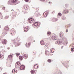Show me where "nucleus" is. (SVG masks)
<instances>
[{
  "label": "nucleus",
  "instance_id": "obj_10",
  "mask_svg": "<svg viewBox=\"0 0 74 74\" xmlns=\"http://www.w3.org/2000/svg\"><path fill=\"white\" fill-rule=\"evenodd\" d=\"M2 44H6L7 42V41L6 40H2Z\"/></svg>",
  "mask_w": 74,
  "mask_h": 74
},
{
  "label": "nucleus",
  "instance_id": "obj_19",
  "mask_svg": "<svg viewBox=\"0 0 74 74\" xmlns=\"http://www.w3.org/2000/svg\"><path fill=\"white\" fill-rule=\"evenodd\" d=\"M3 52H4V51L2 50L1 51V54H0V58H1L2 57V56H3V55L1 54V53H3Z\"/></svg>",
  "mask_w": 74,
  "mask_h": 74
},
{
  "label": "nucleus",
  "instance_id": "obj_34",
  "mask_svg": "<svg viewBox=\"0 0 74 74\" xmlns=\"http://www.w3.org/2000/svg\"><path fill=\"white\" fill-rule=\"evenodd\" d=\"M36 16H40V14H39V13H37L36 14Z\"/></svg>",
  "mask_w": 74,
  "mask_h": 74
},
{
  "label": "nucleus",
  "instance_id": "obj_38",
  "mask_svg": "<svg viewBox=\"0 0 74 74\" xmlns=\"http://www.w3.org/2000/svg\"><path fill=\"white\" fill-rule=\"evenodd\" d=\"M41 1H45V0H40Z\"/></svg>",
  "mask_w": 74,
  "mask_h": 74
},
{
  "label": "nucleus",
  "instance_id": "obj_36",
  "mask_svg": "<svg viewBox=\"0 0 74 74\" xmlns=\"http://www.w3.org/2000/svg\"><path fill=\"white\" fill-rule=\"evenodd\" d=\"M25 1H26V2H28L29 1V0H25Z\"/></svg>",
  "mask_w": 74,
  "mask_h": 74
},
{
  "label": "nucleus",
  "instance_id": "obj_46",
  "mask_svg": "<svg viewBox=\"0 0 74 74\" xmlns=\"http://www.w3.org/2000/svg\"><path fill=\"white\" fill-rule=\"evenodd\" d=\"M33 42H35V41L34 40V41H33Z\"/></svg>",
  "mask_w": 74,
  "mask_h": 74
},
{
  "label": "nucleus",
  "instance_id": "obj_45",
  "mask_svg": "<svg viewBox=\"0 0 74 74\" xmlns=\"http://www.w3.org/2000/svg\"><path fill=\"white\" fill-rule=\"evenodd\" d=\"M53 13H55V12L54 11H53Z\"/></svg>",
  "mask_w": 74,
  "mask_h": 74
},
{
  "label": "nucleus",
  "instance_id": "obj_29",
  "mask_svg": "<svg viewBox=\"0 0 74 74\" xmlns=\"http://www.w3.org/2000/svg\"><path fill=\"white\" fill-rule=\"evenodd\" d=\"M51 34V32H48L47 33V34L48 35H50Z\"/></svg>",
  "mask_w": 74,
  "mask_h": 74
},
{
  "label": "nucleus",
  "instance_id": "obj_44",
  "mask_svg": "<svg viewBox=\"0 0 74 74\" xmlns=\"http://www.w3.org/2000/svg\"><path fill=\"white\" fill-rule=\"evenodd\" d=\"M50 3H51V2H49V4H50Z\"/></svg>",
  "mask_w": 74,
  "mask_h": 74
},
{
  "label": "nucleus",
  "instance_id": "obj_24",
  "mask_svg": "<svg viewBox=\"0 0 74 74\" xmlns=\"http://www.w3.org/2000/svg\"><path fill=\"white\" fill-rule=\"evenodd\" d=\"M31 71V74H35L36 73V71L33 70H32Z\"/></svg>",
  "mask_w": 74,
  "mask_h": 74
},
{
  "label": "nucleus",
  "instance_id": "obj_23",
  "mask_svg": "<svg viewBox=\"0 0 74 74\" xmlns=\"http://www.w3.org/2000/svg\"><path fill=\"white\" fill-rule=\"evenodd\" d=\"M19 59L21 60H22V59H23V57L21 56H19Z\"/></svg>",
  "mask_w": 74,
  "mask_h": 74
},
{
  "label": "nucleus",
  "instance_id": "obj_18",
  "mask_svg": "<svg viewBox=\"0 0 74 74\" xmlns=\"http://www.w3.org/2000/svg\"><path fill=\"white\" fill-rule=\"evenodd\" d=\"M6 34H7V32L4 31L2 34V35L4 36H5Z\"/></svg>",
  "mask_w": 74,
  "mask_h": 74
},
{
  "label": "nucleus",
  "instance_id": "obj_39",
  "mask_svg": "<svg viewBox=\"0 0 74 74\" xmlns=\"http://www.w3.org/2000/svg\"><path fill=\"white\" fill-rule=\"evenodd\" d=\"M5 7H3V10H5Z\"/></svg>",
  "mask_w": 74,
  "mask_h": 74
},
{
  "label": "nucleus",
  "instance_id": "obj_28",
  "mask_svg": "<svg viewBox=\"0 0 74 74\" xmlns=\"http://www.w3.org/2000/svg\"><path fill=\"white\" fill-rule=\"evenodd\" d=\"M0 16H1V19H3V15H2V14H1V13L0 12Z\"/></svg>",
  "mask_w": 74,
  "mask_h": 74
},
{
  "label": "nucleus",
  "instance_id": "obj_6",
  "mask_svg": "<svg viewBox=\"0 0 74 74\" xmlns=\"http://www.w3.org/2000/svg\"><path fill=\"white\" fill-rule=\"evenodd\" d=\"M45 54L46 55H53V54H51V52L47 51H46Z\"/></svg>",
  "mask_w": 74,
  "mask_h": 74
},
{
  "label": "nucleus",
  "instance_id": "obj_2",
  "mask_svg": "<svg viewBox=\"0 0 74 74\" xmlns=\"http://www.w3.org/2000/svg\"><path fill=\"white\" fill-rule=\"evenodd\" d=\"M18 1V0H9L8 1V4L12 3V4H16Z\"/></svg>",
  "mask_w": 74,
  "mask_h": 74
},
{
  "label": "nucleus",
  "instance_id": "obj_35",
  "mask_svg": "<svg viewBox=\"0 0 74 74\" xmlns=\"http://www.w3.org/2000/svg\"><path fill=\"white\" fill-rule=\"evenodd\" d=\"M58 15H59V16H62V14L60 13H58Z\"/></svg>",
  "mask_w": 74,
  "mask_h": 74
},
{
  "label": "nucleus",
  "instance_id": "obj_3",
  "mask_svg": "<svg viewBox=\"0 0 74 74\" xmlns=\"http://www.w3.org/2000/svg\"><path fill=\"white\" fill-rule=\"evenodd\" d=\"M10 34L12 36H14V34H15V33H16V32H15V30L14 29H12L11 30V32L10 33Z\"/></svg>",
  "mask_w": 74,
  "mask_h": 74
},
{
  "label": "nucleus",
  "instance_id": "obj_4",
  "mask_svg": "<svg viewBox=\"0 0 74 74\" xmlns=\"http://www.w3.org/2000/svg\"><path fill=\"white\" fill-rule=\"evenodd\" d=\"M28 21L29 23H33L34 22V19H32V18H29L28 19Z\"/></svg>",
  "mask_w": 74,
  "mask_h": 74
},
{
  "label": "nucleus",
  "instance_id": "obj_8",
  "mask_svg": "<svg viewBox=\"0 0 74 74\" xmlns=\"http://www.w3.org/2000/svg\"><path fill=\"white\" fill-rule=\"evenodd\" d=\"M29 27H26L24 28V30L25 32H27L28 30H29Z\"/></svg>",
  "mask_w": 74,
  "mask_h": 74
},
{
  "label": "nucleus",
  "instance_id": "obj_41",
  "mask_svg": "<svg viewBox=\"0 0 74 74\" xmlns=\"http://www.w3.org/2000/svg\"><path fill=\"white\" fill-rule=\"evenodd\" d=\"M12 11H14V10L12 9L11 10Z\"/></svg>",
  "mask_w": 74,
  "mask_h": 74
},
{
  "label": "nucleus",
  "instance_id": "obj_22",
  "mask_svg": "<svg viewBox=\"0 0 74 74\" xmlns=\"http://www.w3.org/2000/svg\"><path fill=\"white\" fill-rule=\"evenodd\" d=\"M29 7L28 6H27L26 5H25L24 6V8L26 10H27V9L29 8Z\"/></svg>",
  "mask_w": 74,
  "mask_h": 74
},
{
  "label": "nucleus",
  "instance_id": "obj_27",
  "mask_svg": "<svg viewBox=\"0 0 74 74\" xmlns=\"http://www.w3.org/2000/svg\"><path fill=\"white\" fill-rule=\"evenodd\" d=\"M17 64L18 66H20L21 65V63L19 62H17Z\"/></svg>",
  "mask_w": 74,
  "mask_h": 74
},
{
  "label": "nucleus",
  "instance_id": "obj_31",
  "mask_svg": "<svg viewBox=\"0 0 74 74\" xmlns=\"http://www.w3.org/2000/svg\"><path fill=\"white\" fill-rule=\"evenodd\" d=\"M47 61L49 63H51V59H48Z\"/></svg>",
  "mask_w": 74,
  "mask_h": 74
},
{
  "label": "nucleus",
  "instance_id": "obj_40",
  "mask_svg": "<svg viewBox=\"0 0 74 74\" xmlns=\"http://www.w3.org/2000/svg\"><path fill=\"white\" fill-rule=\"evenodd\" d=\"M66 32H68V29H66Z\"/></svg>",
  "mask_w": 74,
  "mask_h": 74
},
{
  "label": "nucleus",
  "instance_id": "obj_14",
  "mask_svg": "<svg viewBox=\"0 0 74 74\" xmlns=\"http://www.w3.org/2000/svg\"><path fill=\"white\" fill-rule=\"evenodd\" d=\"M51 38L53 39V40H57V37H56V36H53L51 37Z\"/></svg>",
  "mask_w": 74,
  "mask_h": 74
},
{
  "label": "nucleus",
  "instance_id": "obj_20",
  "mask_svg": "<svg viewBox=\"0 0 74 74\" xmlns=\"http://www.w3.org/2000/svg\"><path fill=\"white\" fill-rule=\"evenodd\" d=\"M8 57L9 58H10V62H12V59H11V58H12V55H11V54L9 55L8 56Z\"/></svg>",
  "mask_w": 74,
  "mask_h": 74
},
{
  "label": "nucleus",
  "instance_id": "obj_37",
  "mask_svg": "<svg viewBox=\"0 0 74 74\" xmlns=\"http://www.w3.org/2000/svg\"><path fill=\"white\" fill-rule=\"evenodd\" d=\"M34 54H36V52L35 51H34Z\"/></svg>",
  "mask_w": 74,
  "mask_h": 74
},
{
  "label": "nucleus",
  "instance_id": "obj_11",
  "mask_svg": "<svg viewBox=\"0 0 74 74\" xmlns=\"http://www.w3.org/2000/svg\"><path fill=\"white\" fill-rule=\"evenodd\" d=\"M30 44H31L30 42H29L28 44L26 43L25 45L26 47H29L30 46Z\"/></svg>",
  "mask_w": 74,
  "mask_h": 74
},
{
  "label": "nucleus",
  "instance_id": "obj_9",
  "mask_svg": "<svg viewBox=\"0 0 74 74\" xmlns=\"http://www.w3.org/2000/svg\"><path fill=\"white\" fill-rule=\"evenodd\" d=\"M69 11L68 9H65L64 11L63 12V14H67Z\"/></svg>",
  "mask_w": 74,
  "mask_h": 74
},
{
  "label": "nucleus",
  "instance_id": "obj_33",
  "mask_svg": "<svg viewBox=\"0 0 74 74\" xmlns=\"http://www.w3.org/2000/svg\"><path fill=\"white\" fill-rule=\"evenodd\" d=\"M5 18L6 19H8V18H9V16H5Z\"/></svg>",
  "mask_w": 74,
  "mask_h": 74
},
{
  "label": "nucleus",
  "instance_id": "obj_43",
  "mask_svg": "<svg viewBox=\"0 0 74 74\" xmlns=\"http://www.w3.org/2000/svg\"><path fill=\"white\" fill-rule=\"evenodd\" d=\"M8 49H10V48H8Z\"/></svg>",
  "mask_w": 74,
  "mask_h": 74
},
{
  "label": "nucleus",
  "instance_id": "obj_5",
  "mask_svg": "<svg viewBox=\"0 0 74 74\" xmlns=\"http://www.w3.org/2000/svg\"><path fill=\"white\" fill-rule=\"evenodd\" d=\"M25 69V65H22L20 67V69L21 70H23Z\"/></svg>",
  "mask_w": 74,
  "mask_h": 74
},
{
  "label": "nucleus",
  "instance_id": "obj_7",
  "mask_svg": "<svg viewBox=\"0 0 74 74\" xmlns=\"http://www.w3.org/2000/svg\"><path fill=\"white\" fill-rule=\"evenodd\" d=\"M34 25L36 27H39L40 25V23H38L36 22L34 23Z\"/></svg>",
  "mask_w": 74,
  "mask_h": 74
},
{
  "label": "nucleus",
  "instance_id": "obj_21",
  "mask_svg": "<svg viewBox=\"0 0 74 74\" xmlns=\"http://www.w3.org/2000/svg\"><path fill=\"white\" fill-rule=\"evenodd\" d=\"M43 15L44 17H47V14L46 12H45L43 13Z\"/></svg>",
  "mask_w": 74,
  "mask_h": 74
},
{
  "label": "nucleus",
  "instance_id": "obj_32",
  "mask_svg": "<svg viewBox=\"0 0 74 74\" xmlns=\"http://www.w3.org/2000/svg\"><path fill=\"white\" fill-rule=\"evenodd\" d=\"M20 55V54L19 53H16V56H19V55Z\"/></svg>",
  "mask_w": 74,
  "mask_h": 74
},
{
  "label": "nucleus",
  "instance_id": "obj_42",
  "mask_svg": "<svg viewBox=\"0 0 74 74\" xmlns=\"http://www.w3.org/2000/svg\"><path fill=\"white\" fill-rule=\"evenodd\" d=\"M3 74H7V73H5Z\"/></svg>",
  "mask_w": 74,
  "mask_h": 74
},
{
  "label": "nucleus",
  "instance_id": "obj_25",
  "mask_svg": "<svg viewBox=\"0 0 74 74\" xmlns=\"http://www.w3.org/2000/svg\"><path fill=\"white\" fill-rule=\"evenodd\" d=\"M60 37H63V33L62 32H60Z\"/></svg>",
  "mask_w": 74,
  "mask_h": 74
},
{
  "label": "nucleus",
  "instance_id": "obj_12",
  "mask_svg": "<svg viewBox=\"0 0 74 74\" xmlns=\"http://www.w3.org/2000/svg\"><path fill=\"white\" fill-rule=\"evenodd\" d=\"M12 73L14 74H16L17 73V70H16L13 69L12 71Z\"/></svg>",
  "mask_w": 74,
  "mask_h": 74
},
{
  "label": "nucleus",
  "instance_id": "obj_26",
  "mask_svg": "<svg viewBox=\"0 0 74 74\" xmlns=\"http://www.w3.org/2000/svg\"><path fill=\"white\" fill-rule=\"evenodd\" d=\"M57 42L58 43V44H60V43H62V42L60 40H58Z\"/></svg>",
  "mask_w": 74,
  "mask_h": 74
},
{
  "label": "nucleus",
  "instance_id": "obj_30",
  "mask_svg": "<svg viewBox=\"0 0 74 74\" xmlns=\"http://www.w3.org/2000/svg\"><path fill=\"white\" fill-rule=\"evenodd\" d=\"M71 51L72 52H73V51H74V48H72L71 49Z\"/></svg>",
  "mask_w": 74,
  "mask_h": 74
},
{
  "label": "nucleus",
  "instance_id": "obj_17",
  "mask_svg": "<svg viewBox=\"0 0 74 74\" xmlns=\"http://www.w3.org/2000/svg\"><path fill=\"white\" fill-rule=\"evenodd\" d=\"M23 58H24L25 59H27V58H28V55L25 54L23 56Z\"/></svg>",
  "mask_w": 74,
  "mask_h": 74
},
{
  "label": "nucleus",
  "instance_id": "obj_13",
  "mask_svg": "<svg viewBox=\"0 0 74 74\" xmlns=\"http://www.w3.org/2000/svg\"><path fill=\"white\" fill-rule=\"evenodd\" d=\"M34 69H38V65L37 64H35L34 66Z\"/></svg>",
  "mask_w": 74,
  "mask_h": 74
},
{
  "label": "nucleus",
  "instance_id": "obj_16",
  "mask_svg": "<svg viewBox=\"0 0 74 74\" xmlns=\"http://www.w3.org/2000/svg\"><path fill=\"white\" fill-rule=\"evenodd\" d=\"M51 54H52V53L54 52V51H55V49L53 48H52L51 49Z\"/></svg>",
  "mask_w": 74,
  "mask_h": 74
},
{
  "label": "nucleus",
  "instance_id": "obj_15",
  "mask_svg": "<svg viewBox=\"0 0 74 74\" xmlns=\"http://www.w3.org/2000/svg\"><path fill=\"white\" fill-rule=\"evenodd\" d=\"M40 44L42 45H45V43L44 42V41L43 40H42L40 41Z\"/></svg>",
  "mask_w": 74,
  "mask_h": 74
},
{
  "label": "nucleus",
  "instance_id": "obj_1",
  "mask_svg": "<svg viewBox=\"0 0 74 74\" xmlns=\"http://www.w3.org/2000/svg\"><path fill=\"white\" fill-rule=\"evenodd\" d=\"M19 40H20V38H17L16 39H15L13 41H14V44L15 45V47H18V46H19L21 43L18 42L19 41Z\"/></svg>",
  "mask_w": 74,
  "mask_h": 74
}]
</instances>
